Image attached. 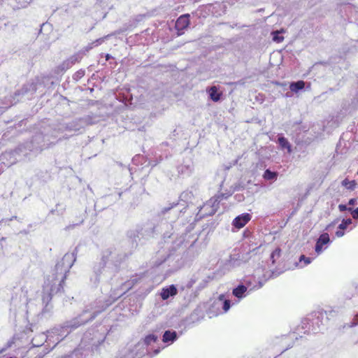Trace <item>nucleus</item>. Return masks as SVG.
<instances>
[{
	"label": "nucleus",
	"instance_id": "7",
	"mask_svg": "<svg viewBox=\"0 0 358 358\" xmlns=\"http://www.w3.org/2000/svg\"><path fill=\"white\" fill-rule=\"evenodd\" d=\"M78 247H76L72 252L66 253L64 257L58 261L54 268L52 270V280H60L64 282L70 269L76 260Z\"/></svg>",
	"mask_w": 358,
	"mask_h": 358
},
{
	"label": "nucleus",
	"instance_id": "57",
	"mask_svg": "<svg viewBox=\"0 0 358 358\" xmlns=\"http://www.w3.org/2000/svg\"><path fill=\"white\" fill-rule=\"evenodd\" d=\"M5 350H6V349H5V348H2V349L0 350V355H1V353H3Z\"/></svg>",
	"mask_w": 358,
	"mask_h": 358
},
{
	"label": "nucleus",
	"instance_id": "46",
	"mask_svg": "<svg viewBox=\"0 0 358 358\" xmlns=\"http://www.w3.org/2000/svg\"><path fill=\"white\" fill-rule=\"evenodd\" d=\"M199 310L198 308L195 309V310H194V312L192 313V315H191V316H192V317L193 318V317H194V315H199Z\"/></svg>",
	"mask_w": 358,
	"mask_h": 358
},
{
	"label": "nucleus",
	"instance_id": "19",
	"mask_svg": "<svg viewBox=\"0 0 358 358\" xmlns=\"http://www.w3.org/2000/svg\"><path fill=\"white\" fill-rule=\"evenodd\" d=\"M196 282V280L191 278L190 280L187 283V295L183 296L184 297V303H182L184 306H187L189 303H190L194 298L196 296V292H193L192 290H189L193 285Z\"/></svg>",
	"mask_w": 358,
	"mask_h": 358
},
{
	"label": "nucleus",
	"instance_id": "34",
	"mask_svg": "<svg viewBox=\"0 0 358 358\" xmlns=\"http://www.w3.org/2000/svg\"><path fill=\"white\" fill-rule=\"evenodd\" d=\"M338 220L339 219L337 218L331 223H329V224H327L324 229V231H331L332 228H334V226L338 223Z\"/></svg>",
	"mask_w": 358,
	"mask_h": 358
},
{
	"label": "nucleus",
	"instance_id": "10",
	"mask_svg": "<svg viewBox=\"0 0 358 358\" xmlns=\"http://www.w3.org/2000/svg\"><path fill=\"white\" fill-rule=\"evenodd\" d=\"M231 300L227 299L223 294H220L210 304L208 310L210 317L226 313L231 307Z\"/></svg>",
	"mask_w": 358,
	"mask_h": 358
},
{
	"label": "nucleus",
	"instance_id": "44",
	"mask_svg": "<svg viewBox=\"0 0 358 358\" xmlns=\"http://www.w3.org/2000/svg\"><path fill=\"white\" fill-rule=\"evenodd\" d=\"M206 282L207 281L203 280L202 282H201L199 286L198 287V289L201 290V289H203L206 286Z\"/></svg>",
	"mask_w": 358,
	"mask_h": 358
},
{
	"label": "nucleus",
	"instance_id": "51",
	"mask_svg": "<svg viewBox=\"0 0 358 358\" xmlns=\"http://www.w3.org/2000/svg\"><path fill=\"white\" fill-rule=\"evenodd\" d=\"M77 74L79 76H83L84 75V71H78Z\"/></svg>",
	"mask_w": 358,
	"mask_h": 358
},
{
	"label": "nucleus",
	"instance_id": "41",
	"mask_svg": "<svg viewBox=\"0 0 358 358\" xmlns=\"http://www.w3.org/2000/svg\"><path fill=\"white\" fill-rule=\"evenodd\" d=\"M10 159H13L12 162H10L8 164H6V162L4 161H2L1 163H3V164L6 165L8 167H9L10 166V164H15L17 162H16V158H9Z\"/></svg>",
	"mask_w": 358,
	"mask_h": 358
},
{
	"label": "nucleus",
	"instance_id": "29",
	"mask_svg": "<svg viewBox=\"0 0 358 358\" xmlns=\"http://www.w3.org/2000/svg\"><path fill=\"white\" fill-rule=\"evenodd\" d=\"M311 262H312V258L307 257L303 255H301L299 258V264H301L302 262H303V264L302 266H301V267L308 265L309 264L311 263Z\"/></svg>",
	"mask_w": 358,
	"mask_h": 358
},
{
	"label": "nucleus",
	"instance_id": "14",
	"mask_svg": "<svg viewBox=\"0 0 358 358\" xmlns=\"http://www.w3.org/2000/svg\"><path fill=\"white\" fill-rule=\"evenodd\" d=\"M331 243V240L329 238V235L327 232L322 233L320 236L316 239L315 245V252L317 255H320L325 250L328 245Z\"/></svg>",
	"mask_w": 358,
	"mask_h": 358
},
{
	"label": "nucleus",
	"instance_id": "17",
	"mask_svg": "<svg viewBox=\"0 0 358 358\" xmlns=\"http://www.w3.org/2000/svg\"><path fill=\"white\" fill-rule=\"evenodd\" d=\"M189 14L180 15L176 20L175 28L177 30V35L181 36L185 33V30L189 26Z\"/></svg>",
	"mask_w": 358,
	"mask_h": 358
},
{
	"label": "nucleus",
	"instance_id": "16",
	"mask_svg": "<svg viewBox=\"0 0 358 358\" xmlns=\"http://www.w3.org/2000/svg\"><path fill=\"white\" fill-rule=\"evenodd\" d=\"M194 170V165L191 158L184 159L182 162L177 166L179 175L182 177L189 176Z\"/></svg>",
	"mask_w": 358,
	"mask_h": 358
},
{
	"label": "nucleus",
	"instance_id": "24",
	"mask_svg": "<svg viewBox=\"0 0 358 358\" xmlns=\"http://www.w3.org/2000/svg\"><path fill=\"white\" fill-rule=\"evenodd\" d=\"M278 143L281 149L287 150L288 153L291 152V145L286 138H285L284 136H280L278 139Z\"/></svg>",
	"mask_w": 358,
	"mask_h": 358
},
{
	"label": "nucleus",
	"instance_id": "50",
	"mask_svg": "<svg viewBox=\"0 0 358 358\" xmlns=\"http://www.w3.org/2000/svg\"><path fill=\"white\" fill-rule=\"evenodd\" d=\"M6 238L5 237H1L0 238V245H1V247H2V244H1V242L3 241H6Z\"/></svg>",
	"mask_w": 358,
	"mask_h": 358
},
{
	"label": "nucleus",
	"instance_id": "33",
	"mask_svg": "<svg viewBox=\"0 0 358 358\" xmlns=\"http://www.w3.org/2000/svg\"><path fill=\"white\" fill-rule=\"evenodd\" d=\"M347 205L348 207H352L357 205V198H351L348 200L347 203H345Z\"/></svg>",
	"mask_w": 358,
	"mask_h": 358
},
{
	"label": "nucleus",
	"instance_id": "58",
	"mask_svg": "<svg viewBox=\"0 0 358 358\" xmlns=\"http://www.w3.org/2000/svg\"><path fill=\"white\" fill-rule=\"evenodd\" d=\"M43 337V338H44L45 337H46L47 338H48L49 336H45L44 334H42L41 336Z\"/></svg>",
	"mask_w": 358,
	"mask_h": 358
},
{
	"label": "nucleus",
	"instance_id": "61",
	"mask_svg": "<svg viewBox=\"0 0 358 358\" xmlns=\"http://www.w3.org/2000/svg\"><path fill=\"white\" fill-rule=\"evenodd\" d=\"M357 174H358V171H357Z\"/></svg>",
	"mask_w": 358,
	"mask_h": 358
},
{
	"label": "nucleus",
	"instance_id": "36",
	"mask_svg": "<svg viewBox=\"0 0 358 358\" xmlns=\"http://www.w3.org/2000/svg\"><path fill=\"white\" fill-rule=\"evenodd\" d=\"M238 159H236L233 161V163H229V164H224V168L225 170H229L232 166L237 164Z\"/></svg>",
	"mask_w": 358,
	"mask_h": 358
},
{
	"label": "nucleus",
	"instance_id": "5",
	"mask_svg": "<svg viewBox=\"0 0 358 358\" xmlns=\"http://www.w3.org/2000/svg\"><path fill=\"white\" fill-rule=\"evenodd\" d=\"M194 196L192 192L184 191L180 194L178 202L169 203V206L161 210L159 217L167 216L171 222L176 225L178 222L176 220L179 217L180 215L185 213L186 209L194 203Z\"/></svg>",
	"mask_w": 358,
	"mask_h": 358
},
{
	"label": "nucleus",
	"instance_id": "18",
	"mask_svg": "<svg viewBox=\"0 0 358 358\" xmlns=\"http://www.w3.org/2000/svg\"><path fill=\"white\" fill-rule=\"evenodd\" d=\"M178 289L176 285H170L162 288L159 296L163 301L173 299L178 293Z\"/></svg>",
	"mask_w": 358,
	"mask_h": 358
},
{
	"label": "nucleus",
	"instance_id": "47",
	"mask_svg": "<svg viewBox=\"0 0 358 358\" xmlns=\"http://www.w3.org/2000/svg\"><path fill=\"white\" fill-rule=\"evenodd\" d=\"M215 212H216V210H215V209H213H213L211 210V211H210L209 213H208V215H214V214L215 213Z\"/></svg>",
	"mask_w": 358,
	"mask_h": 358
},
{
	"label": "nucleus",
	"instance_id": "54",
	"mask_svg": "<svg viewBox=\"0 0 358 358\" xmlns=\"http://www.w3.org/2000/svg\"><path fill=\"white\" fill-rule=\"evenodd\" d=\"M55 211H58L57 209H52L50 213L54 214Z\"/></svg>",
	"mask_w": 358,
	"mask_h": 358
},
{
	"label": "nucleus",
	"instance_id": "43",
	"mask_svg": "<svg viewBox=\"0 0 358 358\" xmlns=\"http://www.w3.org/2000/svg\"><path fill=\"white\" fill-rule=\"evenodd\" d=\"M31 343L34 347H41L42 345V343H36V338H34L31 341Z\"/></svg>",
	"mask_w": 358,
	"mask_h": 358
},
{
	"label": "nucleus",
	"instance_id": "52",
	"mask_svg": "<svg viewBox=\"0 0 358 358\" xmlns=\"http://www.w3.org/2000/svg\"><path fill=\"white\" fill-rule=\"evenodd\" d=\"M75 225H78V224H76L69 225V226L66 227V229H72Z\"/></svg>",
	"mask_w": 358,
	"mask_h": 358
},
{
	"label": "nucleus",
	"instance_id": "55",
	"mask_svg": "<svg viewBox=\"0 0 358 358\" xmlns=\"http://www.w3.org/2000/svg\"><path fill=\"white\" fill-rule=\"evenodd\" d=\"M17 219V216H13L11 218L9 219L10 221H12L13 220Z\"/></svg>",
	"mask_w": 358,
	"mask_h": 358
},
{
	"label": "nucleus",
	"instance_id": "23",
	"mask_svg": "<svg viewBox=\"0 0 358 358\" xmlns=\"http://www.w3.org/2000/svg\"><path fill=\"white\" fill-rule=\"evenodd\" d=\"M207 92L209 94L210 98L215 102L220 101L222 93L218 92V89L216 86L210 87Z\"/></svg>",
	"mask_w": 358,
	"mask_h": 358
},
{
	"label": "nucleus",
	"instance_id": "28",
	"mask_svg": "<svg viewBox=\"0 0 358 358\" xmlns=\"http://www.w3.org/2000/svg\"><path fill=\"white\" fill-rule=\"evenodd\" d=\"M348 228V227L346 226L343 222H341V223H340L338 225L337 230L335 233L336 236L338 238H341V237L345 235V230Z\"/></svg>",
	"mask_w": 358,
	"mask_h": 358
},
{
	"label": "nucleus",
	"instance_id": "38",
	"mask_svg": "<svg viewBox=\"0 0 358 358\" xmlns=\"http://www.w3.org/2000/svg\"><path fill=\"white\" fill-rule=\"evenodd\" d=\"M106 339V336L103 337L101 339L97 341V344L94 342L92 343V347H94L96 349L98 348L99 345H101L104 343Z\"/></svg>",
	"mask_w": 358,
	"mask_h": 358
},
{
	"label": "nucleus",
	"instance_id": "39",
	"mask_svg": "<svg viewBox=\"0 0 358 358\" xmlns=\"http://www.w3.org/2000/svg\"><path fill=\"white\" fill-rule=\"evenodd\" d=\"M341 222L349 227V226L352 224V219L350 217L343 218Z\"/></svg>",
	"mask_w": 358,
	"mask_h": 358
},
{
	"label": "nucleus",
	"instance_id": "11",
	"mask_svg": "<svg viewBox=\"0 0 358 358\" xmlns=\"http://www.w3.org/2000/svg\"><path fill=\"white\" fill-rule=\"evenodd\" d=\"M139 278L137 276H133L130 280L122 282L120 287L111 291L110 296L108 299L103 301V302H111V305L116 301L119 298L123 296L127 291L132 288L138 282Z\"/></svg>",
	"mask_w": 358,
	"mask_h": 358
},
{
	"label": "nucleus",
	"instance_id": "60",
	"mask_svg": "<svg viewBox=\"0 0 358 358\" xmlns=\"http://www.w3.org/2000/svg\"><path fill=\"white\" fill-rule=\"evenodd\" d=\"M3 221V220H0V223H1Z\"/></svg>",
	"mask_w": 358,
	"mask_h": 358
},
{
	"label": "nucleus",
	"instance_id": "3",
	"mask_svg": "<svg viewBox=\"0 0 358 358\" xmlns=\"http://www.w3.org/2000/svg\"><path fill=\"white\" fill-rule=\"evenodd\" d=\"M110 305L111 302L110 301L103 302V300L99 299L95 302V305H91L90 308L86 307L82 313L77 317L66 321L62 324L59 328L55 329V333L57 336V341L59 342L71 331L93 320L99 313L105 310Z\"/></svg>",
	"mask_w": 358,
	"mask_h": 358
},
{
	"label": "nucleus",
	"instance_id": "2",
	"mask_svg": "<svg viewBox=\"0 0 358 358\" xmlns=\"http://www.w3.org/2000/svg\"><path fill=\"white\" fill-rule=\"evenodd\" d=\"M131 254L124 252L120 245H110L103 249L100 259L93 264L94 283L113 280L120 273L122 264Z\"/></svg>",
	"mask_w": 358,
	"mask_h": 358
},
{
	"label": "nucleus",
	"instance_id": "20",
	"mask_svg": "<svg viewBox=\"0 0 358 358\" xmlns=\"http://www.w3.org/2000/svg\"><path fill=\"white\" fill-rule=\"evenodd\" d=\"M338 208L340 212L348 211L351 215L352 219L355 220V224L353 227H355L358 224V206L355 208L352 207H348L347 205L344 203H340L338 206Z\"/></svg>",
	"mask_w": 358,
	"mask_h": 358
},
{
	"label": "nucleus",
	"instance_id": "13",
	"mask_svg": "<svg viewBox=\"0 0 358 358\" xmlns=\"http://www.w3.org/2000/svg\"><path fill=\"white\" fill-rule=\"evenodd\" d=\"M182 334V331L177 332L176 331L173 329H167L163 331L162 336V341L164 343L163 346H159L157 344L158 341L156 342V343L152 344V347L154 348H160V351L165 348L166 347H168L173 343H174L180 337V335Z\"/></svg>",
	"mask_w": 358,
	"mask_h": 358
},
{
	"label": "nucleus",
	"instance_id": "8",
	"mask_svg": "<svg viewBox=\"0 0 358 358\" xmlns=\"http://www.w3.org/2000/svg\"><path fill=\"white\" fill-rule=\"evenodd\" d=\"M53 283L49 287L46 285L43 287L42 294V302L44 305L43 308V313H49L52 308L50 303L53 298L61 296L63 292V285L64 282H61L60 280H52Z\"/></svg>",
	"mask_w": 358,
	"mask_h": 358
},
{
	"label": "nucleus",
	"instance_id": "21",
	"mask_svg": "<svg viewBox=\"0 0 358 358\" xmlns=\"http://www.w3.org/2000/svg\"><path fill=\"white\" fill-rule=\"evenodd\" d=\"M243 260L241 259L239 254H234L229 256V259L227 260L226 265L229 268H234L239 266Z\"/></svg>",
	"mask_w": 358,
	"mask_h": 358
},
{
	"label": "nucleus",
	"instance_id": "30",
	"mask_svg": "<svg viewBox=\"0 0 358 358\" xmlns=\"http://www.w3.org/2000/svg\"><path fill=\"white\" fill-rule=\"evenodd\" d=\"M58 343H59V342L57 341V343H56V344H55V345L52 348H50V349L47 348H46V346H45V347H44V348H43L42 351H41V352H39L36 355V356L34 358H43V357H44V356H45L46 354H48V352H50V350H51L52 348H54Z\"/></svg>",
	"mask_w": 358,
	"mask_h": 358
},
{
	"label": "nucleus",
	"instance_id": "37",
	"mask_svg": "<svg viewBox=\"0 0 358 358\" xmlns=\"http://www.w3.org/2000/svg\"><path fill=\"white\" fill-rule=\"evenodd\" d=\"M234 199L236 201H237L238 202H242L244 201L245 199V196L243 194H236L235 196H234Z\"/></svg>",
	"mask_w": 358,
	"mask_h": 358
},
{
	"label": "nucleus",
	"instance_id": "35",
	"mask_svg": "<svg viewBox=\"0 0 358 358\" xmlns=\"http://www.w3.org/2000/svg\"><path fill=\"white\" fill-rule=\"evenodd\" d=\"M245 189V185L241 182L236 183L234 185V191H240Z\"/></svg>",
	"mask_w": 358,
	"mask_h": 358
},
{
	"label": "nucleus",
	"instance_id": "22",
	"mask_svg": "<svg viewBox=\"0 0 358 358\" xmlns=\"http://www.w3.org/2000/svg\"><path fill=\"white\" fill-rule=\"evenodd\" d=\"M278 173L276 171H271L270 169H267L264 171L263 174V178L271 182H273L278 178Z\"/></svg>",
	"mask_w": 358,
	"mask_h": 358
},
{
	"label": "nucleus",
	"instance_id": "53",
	"mask_svg": "<svg viewBox=\"0 0 358 358\" xmlns=\"http://www.w3.org/2000/svg\"><path fill=\"white\" fill-rule=\"evenodd\" d=\"M229 196H230V194H227V196H225V194H222V196L224 197L225 199H227Z\"/></svg>",
	"mask_w": 358,
	"mask_h": 358
},
{
	"label": "nucleus",
	"instance_id": "49",
	"mask_svg": "<svg viewBox=\"0 0 358 358\" xmlns=\"http://www.w3.org/2000/svg\"><path fill=\"white\" fill-rule=\"evenodd\" d=\"M105 57H106V60H107V61L109 60L112 57L110 56V55H109V54H106Z\"/></svg>",
	"mask_w": 358,
	"mask_h": 358
},
{
	"label": "nucleus",
	"instance_id": "32",
	"mask_svg": "<svg viewBox=\"0 0 358 358\" xmlns=\"http://www.w3.org/2000/svg\"><path fill=\"white\" fill-rule=\"evenodd\" d=\"M273 34V40L277 43H280L284 40L283 36H279V31H275L272 33Z\"/></svg>",
	"mask_w": 358,
	"mask_h": 358
},
{
	"label": "nucleus",
	"instance_id": "56",
	"mask_svg": "<svg viewBox=\"0 0 358 358\" xmlns=\"http://www.w3.org/2000/svg\"><path fill=\"white\" fill-rule=\"evenodd\" d=\"M195 241H196V240L193 241L190 243V245H189V247L192 246V245H194V242H195Z\"/></svg>",
	"mask_w": 358,
	"mask_h": 358
},
{
	"label": "nucleus",
	"instance_id": "59",
	"mask_svg": "<svg viewBox=\"0 0 358 358\" xmlns=\"http://www.w3.org/2000/svg\"><path fill=\"white\" fill-rule=\"evenodd\" d=\"M0 159H3V160H6V161H8V158H7V157H5V158H0Z\"/></svg>",
	"mask_w": 358,
	"mask_h": 358
},
{
	"label": "nucleus",
	"instance_id": "12",
	"mask_svg": "<svg viewBox=\"0 0 358 358\" xmlns=\"http://www.w3.org/2000/svg\"><path fill=\"white\" fill-rule=\"evenodd\" d=\"M161 159L162 158H154V160H151V158H131L132 165L136 166V168L129 167V170L145 171L149 173L154 166L159 163Z\"/></svg>",
	"mask_w": 358,
	"mask_h": 358
},
{
	"label": "nucleus",
	"instance_id": "31",
	"mask_svg": "<svg viewBox=\"0 0 358 358\" xmlns=\"http://www.w3.org/2000/svg\"><path fill=\"white\" fill-rule=\"evenodd\" d=\"M80 350L78 349H76L71 351L69 354L62 356L60 358H78Z\"/></svg>",
	"mask_w": 358,
	"mask_h": 358
},
{
	"label": "nucleus",
	"instance_id": "42",
	"mask_svg": "<svg viewBox=\"0 0 358 358\" xmlns=\"http://www.w3.org/2000/svg\"><path fill=\"white\" fill-rule=\"evenodd\" d=\"M207 226L210 227V230H212L215 228L216 224L215 222L211 221L207 223Z\"/></svg>",
	"mask_w": 358,
	"mask_h": 358
},
{
	"label": "nucleus",
	"instance_id": "9",
	"mask_svg": "<svg viewBox=\"0 0 358 358\" xmlns=\"http://www.w3.org/2000/svg\"><path fill=\"white\" fill-rule=\"evenodd\" d=\"M329 320L328 315L327 311L320 310L313 312L310 315L302 321V328L304 329L308 325V329L304 332L311 331L313 334L323 329L321 326H324L325 323Z\"/></svg>",
	"mask_w": 358,
	"mask_h": 358
},
{
	"label": "nucleus",
	"instance_id": "4",
	"mask_svg": "<svg viewBox=\"0 0 358 358\" xmlns=\"http://www.w3.org/2000/svg\"><path fill=\"white\" fill-rule=\"evenodd\" d=\"M157 336L149 334L134 347L127 346L119 351L117 358H152L160 352V348H154Z\"/></svg>",
	"mask_w": 358,
	"mask_h": 358
},
{
	"label": "nucleus",
	"instance_id": "40",
	"mask_svg": "<svg viewBox=\"0 0 358 358\" xmlns=\"http://www.w3.org/2000/svg\"><path fill=\"white\" fill-rule=\"evenodd\" d=\"M251 235V232L248 229H245L243 232V236L244 238H248Z\"/></svg>",
	"mask_w": 358,
	"mask_h": 358
},
{
	"label": "nucleus",
	"instance_id": "45",
	"mask_svg": "<svg viewBox=\"0 0 358 358\" xmlns=\"http://www.w3.org/2000/svg\"><path fill=\"white\" fill-rule=\"evenodd\" d=\"M296 210L297 209L296 208L291 213L285 224H286L289 222V219L296 213Z\"/></svg>",
	"mask_w": 358,
	"mask_h": 358
},
{
	"label": "nucleus",
	"instance_id": "25",
	"mask_svg": "<svg viewBox=\"0 0 358 358\" xmlns=\"http://www.w3.org/2000/svg\"><path fill=\"white\" fill-rule=\"evenodd\" d=\"M282 250L278 247L270 255V261L271 264L274 265L276 261L280 257Z\"/></svg>",
	"mask_w": 358,
	"mask_h": 358
},
{
	"label": "nucleus",
	"instance_id": "1",
	"mask_svg": "<svg viewBox=\"0 0 358 358\" xmlns=\"http://www.w3.org/2000/svg\"><path fill=\"white\" fill-rule=\"evenodd\" d=\"M174 227L173 222H171L167 216L159 217V213L157 216L151 220L138 224L134 229L128 230L126 235L131 243V249L137 248L142 240H149L159 234H162L165 243H169V239H174L171 241L172 245L169 247L168 251L159 250L152 259L150 264L152 267H158L163 263H166L169 266L171 264L173 266H178V264L175 265L173 262L178 263L182 259V254L187 248L186 237L187 233L190 231L191 225H188L180 235L175 230L171 232Z\"/></svg>",
	"mask_w": 358,
	"mask_h": 358
},
{
	"label": "nucleus",
	"instance_id": "15",
	"mask_svg": "<svg viewBox=\"0 0 358 358\" xmlns=\"http://www.w3.org/2000/svg\"><path fill=\"white\" fill-rule=\"evenodd\" d=\"M252 215L248 213H243L236 216L232 221V231L235 232L244 227L250 221Z\"/></svg>",
	"mask_w": 358,
	"mask_h": 358
},
{
	"label": "nucleus",
	"instance_id": "6",
	"mask_svg": "<svg viewBox=\"0 0 358 358\" xmlns=\"http://www.w3.org/2000/svg\"><path fill=\"white\" fill-rule=\"evenodd\" d=\"M275 271L269 272L268 276L266 278V275L264 274L265 279L259 280L257 282L255 278L246 279L243 282H240L232 289L231 294L234 297V301H231L232 305L238 303L242 299L249 295L252 292L259 289L263 287L267 280L275 278L278 275Z\"/></svg>",
	"mask_w": 358,
	"mask_h": 358
},
{
	"label": "nucleus",
	"instance_id": "48",
	"mask_svg": "<svg viewBox=\"0 0 358 358\" xmlns=\"http://www.w3.org/2000/svg\"><path fill=\"white\" fill-rule=\"evenodd\" d=\"M185 291V289L184 287H180V294H182Z\"/></svg>",
	"mask_w": 358,
	"mask_h": 358
},
{
	"label": "nucleus",
	"instance_id": "26",
	"mask_svg": "<svg viewBox=\"0 0 358 358\" xmlns=\"http://www.w3.org/2000/svg\"><path fill=\"white\" fill-rule=\"evenodd\" d=\"M305 87V82L303 80H299L295 83H292L289 85V89L292 92H297L298 90H303Z\"/></svg>",
	"mask_w": 358,
	"mask_h": 358
},
{
	"label": "nucleus",
	"instance_id": "27",
	"mask_svg": "<svg viewBox=\"0 0 358 358\" xmlns=\"http://www.w3.org/2000/svg\"><path fill=\"white\" fill-rule=\"evenodd\" d=\"M341 185L349 190H354L356 188L357 182L355 180L350 181L345 178L341 182Z\"/></svg>",
	"mask_w": 358,
	"mask_h": 358
}]
</instances>
